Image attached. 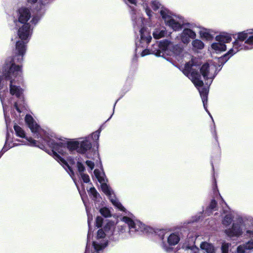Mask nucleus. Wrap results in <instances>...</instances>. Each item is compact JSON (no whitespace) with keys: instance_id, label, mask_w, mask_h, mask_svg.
<instances>
[{"instance_id":"f257e3e1","label":"nucleus","mask_w":253,"mask_h":253,"mask_svg":"<svg viewBox=\"0 0 253 253\" xmlns=\"http://www.w3.org/2000/svg\"><path fill=\"white\" fill-rule=\"evenodd\" d=\"M132 19L135 32L136 33L138 31L139 35V38L136 42V53H141L142 57L152 54L156 56L166 58L165 56L167 55L170 56L171 60L175 59L179 62L181 61L184 55L183 47L180 44H174L168 40L161 41L159 44H154L153 48L150 50L146 48L152 40L150 34L144 27L141 17L136 18L132 15Z\"/></svg>"},{"instance_id":"f03ea898","label":"nucleus","mask_w":253,"mask_h":253,"mask_svg":"<svg viewBox=\"0 0 253 253\" xmlns=\"http://www.w3.org/2000/svg\"><path fill=\"white\" fill-rule=\"evenodd\" d=\"M26 121L33 132L38 133V135L39 134L44 135V136L45 137L43 138L42 142L46 143L47 146L52 149L48 152V154L52 155L59 163L67 165L68 167H69L67 162L59 154L65 155L67 150H68L71 153L76 151L79 153L85 154L92 147V144L90 142V136L80 138L78 140L73 139L63 141H56L52 138L50 137L43 130H42L31 116H28L26 117ZM69 169H70V168ZM70 170L71 171V169Z\"/></svg>"},{"instance_id":"7ed1b4c3","label":"nucleus","mask_w":253,"mask_h":253,"mask_svg":"<svg viewBox=\"0 0 253 253\" xmlns=\"http://www.w3.org/2000/svg\"><path fill=\"white\" fill-rule=\"evenodd\" d=\"M26 53L24 43L19 42L16 43L15 55L10 61H6L3 68L2 84L0 90L2 88L4 80L9 83V93L11 95L20 98L22 97L23 89L20 85L23 82L21 66L16 65V63H20L23 60V56ZM1 96V92L0 91ZM2 98V97H1ZM1 101L5 116V108L3 103V98Z\"/></svg>"},{"instance_id":"20e7f679","label":"nucleus","mask_w":253,"mask_h":253,"mask_svg":"<svg viewBox=\"0 0 253 253\" xmlns=\"http://www.w3.org/2000/svg\"><path fill=\"white\" fill-rule=\"evenodd\" d=\"M31 7L28 5L18 7L14 9L8 17L9 21H12L15 27L18 29L17 35L21 40L16 42H22L26 49V44L30 39L34 27L38 24L42 14L37 12L32 15Z\"/></svg>"},{"instance_id":"39448f33","label":"nucleus","mask_w":253,"mask_h":253,"mask_svg":"<svg viewBox=\"0 0 253 253\" xmlns=\"http://www.w3.org/2000/svg\"><path fill=\"white\" fill-rule=\"evenodd\" d=\"M230 49L223 56H222L213 62L204 64L200 68L199 66L195 64L194 60L189 62H193V64L197 66L196 71L198 73L200 69V73L205 80L206 85L210 86L217 73L221 69L223 64L233 55L229 54Z\"/></svg>"},{"instance_id":"423d86ee","label":"nucleus","mask_w":253,"mask_h":253,"mask_svg":"<svg viewBox=\"0 0 253 253\" xmlns=\"http://www.w3.org/2000/svg\"><path fill=\"white\" fill-rule=\"evenodd\" d=\"M122 221L127 225V227L126 225H119L117 227V232L123 239H128L142 233H147L151 229L139 220H133L127 216H124Z\"/></svg>"},{"instance_id":"0eeeda50","label":"nucleus","mask_w":253,"mask_h":253,"mask_svg":"<svg viewBox=\"0 0 253 253\" xmlns=\"http://www.w3.org/2000/svg\"><path fill=\"white\" fill-rule=\"evenodd\" d=\"M193 62L187 63L183 70V74L190 79L196 87L198 88L203 106L206 111L209 113L211 118L213 120L211 115L208 111L206 105L208 102V94L209 92V86L202 87L204 84L203 81L201 80V75L196 71L197 66L193 64Z\"/></svg>"},{"instance_id":"6e6552de","label":"nucleus","mask_w":253,"mask_h":253,"mask_svg":"<svg viewBox=\"0 0 253 253\" xmlns=\"http://www.w3.org/2000/svg\"><path fill=\"white\" fill-rule=\"evenodd\" d=\"M115 226L114 222L109 221L104 227L103 229H99L97 234L96 240L93 242L94 252L89 253L87 251L85 253H99V252L104 249L108 244V238L114 239L116 233Z\"/></svg>"},{"instance_id":"1a4fd4ad","label":"nucleus","mask_w":253,"mask_h":253,"mask_svg":"<svg viewBox=\"0 0 253 253\" xmlns=\"http://www.w3.org/2000/svg\"><path fill=\"white\" fill-rule=\"evenodd\" d=\"M253 49V29H249L237 34V37L232 43L229 54L233 55L240 50Z\"/></svg>"},{"instance_id":"9d476101","label":"nucleus","mask_w":253,"mask_h":253,"mask_svg":"<svg viewBox=\"0 0 253 253\" xmlns=\"http://www.w3.org/2000/svg\"><path fill=\"white\" fill-rule=\"evenodd\" d=\"M28 116H31L33 118L34 121L37 125V126H38L42 130H43L44 132H45L46 134H47L50 137L52 138V136H50L48 132H47L45 130H44V129H42L40 127V126L38 124L37 122L33 118V117L31 115H29V114L26 115L25 117V123H26V125L28 126V127L30 129L31 132L33 134V135L35 136V137L37 138V139H38V140H35L32 139L31 137L28 138V137H27L26 136V134H25V132L24 130L20 126H19L16 125H15L14 126V129L15 133H16V135L17 136L21 137V138H24L25 139V140L19 141L20 142L22 143L23 144H24V145H30L31 146H38L40 148H41V149H42L43 147H44V145L45 144H46L47 145V144L46 143H44V142H42V140H43V138H44V137H45V136H44V135H40V134L38 135V133H36V132H33L32 131L31 129L30 128L29 125L28 124V123H27V122L26 121V117Z\"/></svg>"},{"instance_id":"9b49d317","label":"nucleus","mask_w":253,"mask_h":253,"mask_svg":"<svg viewBox=\"0 0 253 253\" xmlns=\"http://www.w3.org/2000/svg\"><path fill=\"white\" fill-rule=\"evenodd\" d=\"M94 174L95 177L101 184L102 191L108 197L113 205L121 211H126V209L116 198L111 188L105 183L106 179L104 173L99 169H95L94 170Z\"/></svg>"},{"instance_id":"f8f14e48","label":"nucleus","mask_w":253,"mask_h":253,"mask_svg":"<svg viewBox=\"0 0 253 253\" xmlns=\"http://www.w3.org/2000/svg\"><path fill=\"white\" fill-rule=\"evenodd\" d=\"M158 236L162 241V247L167 252L171 251V249L170 247L177 245L180 240L178 233L169 234L165 230H161Z\"/></svg>"},{"instance_id":"ddd939ff","label":"nucleus","mask_w":253,"mask_h":253,"mask_svg":"<svg viewBox=\"0 0 253 253\" xmlns=\"http://www.w3.org/2000/svg\"><path fill=\"white\" fill-rule=\"evenodd\" d=\"M160 14L166 25L171 29L178 31L181 28V24L176 15L171 14L166 9L161 10Z\"/></svg>"},{"instance_id":"4468645a","label":"nucleus","mask_w":253,"mask_h":253,"mask_svg":"<svg viewBox=\"0 0 253 253\" xmlns=\"http://www.w3.org/2000/svg\"><path fill=\"white\" fill-rule=\"evenodd\" d=\"M231 244L224 242L222 243L221 250V253H228ZM253 251V239L248 242L239 246L237 248V253H250Z\"/></svg>"},{"instance_id":"2eb2a0df","label":"nucleus","mask_w":253,"mask_h":253,"mask_svg":"<svg viewBox=\"0 0 253 253\" xmlns=\"http://www.w3.org/2000/svg\"><path fill=\"white\" fill-rule=\"evenodd\" d=\"M187 26L188 27L184 28L180 35L181 41L186 44L189 43L191 40L195 39L196 37V33L191 29L193 27L192 25L188 24Z\"/></svg>"},{"instance_id":"dca6fc26","label":"nucleus","mask_w":253,"mask_h":253,"mask_svg":"<svg viewBox=\"0 0 253 253\" xmlns=\"http://www.w3.org/2000/svg\"><path fill=\"white\" fill-rule=\"evenodd\" d=\"M226 235L230 238L239 237L243 233L241 225L238 223H233L232 227L225 230Z\"/></svg>"},{"instance_id":"f3484780","label":"nucleus","mask_w":253,"mask_h":253,"mask_svg":"<svg viewBox=\"0 0 253 253\" xmlns=\"http://www.w3.org/2000/svg\"><path fill=\"white\" fill-rule=\"evenodd\" d=\"M167 34L166 29L164 27L157 28L153 32V35L155 39H159L164 37Z\"/></svg>"},{"instance_id":"a211bd4d","label":"nucleus","mask_w":253,"mask_h":253,"mask_svg":"<svg viewBox=\"0 0 253 253\" xmlns=\"http://www.w3.org/2000/svg\"><path fill=\"white\" fill-rule=\"evenodd\" d=\"M217 42H221L223 43L230 42L232 40L231 35L227 33H222L215 37Z\"/></svg>"},{"instance_id":"6ab92c4d","label":"nucleus","mask_w":253,"mask_h":253,"mask_svg":"<svg viewBox=\"0 0 253 253\" xmlns=\"http://www.w3.org/2000/svg\"><path fill=\"white\" fill-rule=\"evenodd\" d=\"M28 4H30L31 5H33L34 4H36V9L37 11V12H39L40 14H42V11L43 9L44 8V4L42 1L40 0L38 2V0H26Z\"/></svg>"},{"instance_id":"aec40b11","label":"nucleus","mask_w":253,"mask_h":253,"mask_svg":"<svg viewBox=\"0 0 253 253\" xmlns=\"http://www.w3.org/2000/svg\"><path fill=\"white\" fill-rule=\"evenodd\" d=\"M212 31L210 29L202 28L200 31V35L202 39L207 40H211L213 36Z\"/></svg>"},{"instance_id":"412c9836","label":"nucleus","mask_w":253,"mask_h":253,"mask_svg":"<svg viewBox=\"0 0 253 253\" xmlns=\"http://www.w3.org/2000/svg\"><path fill=\"white\" fill-rule=\"evenodd\" d=\"M202 250L206 251V253H214L215 249L212 245L207 242H203L200 245Z\"/></svg>"},{"instance_id":"4be33fe9","label":"nucleus","mask_w":253,"mask_h":253,"mask_svg":"<svg viewBox=\"0 0 253 253\" xmlns=\"http://www.w3.org/2000/svg\"><path fill=\"white\" fill-rule=\"evenodd\" d=\"M211 47L216 51H225L226 49V45L221 42L213 43Z\"/></svg>"},{"instance_id":"5701e85b","label":"nucleus","mask_w":253,"mask_h":253,"mask_svg":"<svg viewBox=\"0 0 253 253\" xmlns=\"http://www.w3.org/2000/svg\"><path fill=\"white\" fill-rule=\"evenodd\" d=\"M223 211L224 213H227V214L224 217L222 220V223L225 226H228L233 221V215L230 212L228 213L227 211L226 210H224Z\"/></svg>"},{"instance_id":"b1692460","label":"nucleus","mask_w":253,"mask_h":253,"mask_svg":"<svg viewBox=\"0 0 253 253\" xmlns=\"http://www.w3.org/2000/svg\"><path fill=\"white\" fill-rule=\"evenodd\" d=\"M7 141L8 140L7 138L4 146H3L1 151L0 152V158L3 155V154L10 148L19 145V144L16 143H14L12 145H10V144H8Z\"/></svg>"},{"instance_id":"393cba45","label":"nucleus","mask_w":253,"mask_h":253,"mask_svg":"<svg viewBox=\"0 0 253 253\" xmlns=\"http://www.w3.org/2000/svg\"><path fill=\"white\" fill-rule=\"evenodd\" d=\"M192 44L193 47L199 49H202L204 46V43L201 40L198 39L194 40Z\"/></svg>"},{"instance_id":"a878e982","label":"nucleus","mask_w":253,"mask_h":253,"mask_svg":"<svg viewBox=\"0 0 253 253\" xmlns=\"http://www.w3.org/2000/svg\"><path fill=\"white\" fill-rule=\"evenodd\" d=\"M88 193L90 196H92L94 200H97L100 197L99 194L98 193L94 187L90 188Z\"/></svg>"},{"instance_id":"bb28decb","label":"nucleus","mask_w":253,"mask_h":253,"mask_svg":"<svg viewBox=\"0 0 253 253\" xmlns=\"http://www.w3.org/2000/svg\"><path fill=\"white\" fill-rule=\"evenodd\" d=\"M100 213L105 217H109L111 216L110 210L106 207L101 208L100 210Z\"/></svg>"},{"instance_id":"cd10ccee","label":"nucleus","mask_w":253,"mask_h":253,"mask_svg":"<svg viewBox=\"0 0 253 253\" xmlns=\"http://www.w3.org/2000/svg\"><path fill=\"white\" fill-rule=\"evenodd\" d=\"M100 131V130H98L94 132L91 135H89L88 136H90V140L92 139L94 141L98 140L99 138Z\"/></svg>"},{"instance_id":"c85d7f7f","label":"nucleus","mask_w":253,"mask_h":253,"mask_svg":"<svg viewBox=\"0 0 253 253\" xmlns=\"http://www.w3.org/2000/svg\"><path fill=\"white\" fill-rule=\"evenodd\" d=\"M86 212L87 213H88V211H87V209L86 208ZM87 216H88V221H87V222H88V235H87V244H88V241L90 238V236H91V228H90V216L89 215L88 213H87Z\"/></svg>"},{"instance_id":"c756f323","label":"nucleus","mask_w":253,"mask_h":253,"mask_svg":"<svg viewBox=\"0 0 253 253\" xmlns=\"http://www.w3.org/2000/svg\"><path fill=\"white\" fill-rule=\"evenodd\" d=\"M151 3L152 6L154 10H157L161 6V4L156 0H152Z\"/></svg>"},{"instance_id":"7c9ffc66","label":"nucleus","mask_w":253,"mask_h":253,"mask_svg":"<svg viewBox=\"0 0 253 253\" xmlns=\"http://www.w3.org/2000/svg\"><path fill=\"white\" fill-rule=\"evenodd\" d=\"M103 219L102 217L100 216H97L96 218L95 224L96 226L98 228L101 227L102 226L103 223Z\"/></svg>"},{"instance_id":"2f4dec72","label":"nucleus","mask_w":253,"mask_h":253,"mask_svg":"<svg viewBox=\"0 0 253 253\" xmlns=\"http://www.w3.org/2000/svg\"><path fill=\"white\" fill-rule=\"evenodd\" d=\"M78 169L81 174V173H83L84 170V165L80 162H78L77 164Z\"/></svg>"},{"instance_id":"473e14b6","label":"nucleus","mask_w":253,"mask_h":253,"mask_svg":"<svg viewBox=\"0 0 253 253\" xmlns=\"http://www.w3.org/2000/svg\"><path fill=\"white\" fill-rule=\"evenodd\" d=\"M80 175L84 182L88 183L90 181L89 177L87 174L81 173Z\"/></svg>"},{"instance_id":"72a5a7b5","label":"nucleus","mask_w":253,"mask_h":253,"mask_svg":"<svg viewBox=\"0 0 253 253\" xmlns=\"http://www.w3.org/2000/svg\"><path fill=\"white\" fill-rule=\"evenodd\" d=\"M250 221H252V222L253 223V219H251ZM245 236L249 238H252L253 237V230L251 229H247L246 231Z\"/></svg>"},{"instance_id":"f704fd0d","label":"nucleus","mask_w":253,"mask_h":253,"mask_svg":"<svg viewBox=\"0 0 253 253\" xmlns=\"http://www.w3.org/2000/svg\"><path fill=\"white\" fill-rule=\"evenodd\" d=\"M216 205H217V203H216V201L214 200H212L211 201L209 208L211 210H214V209H215V208L216 207Z\"/></svg>"},{"instance_id":"c9c22d12","label":"nucleus","mask_w":253,"mask_h":253,"mask_svg":"<svg viewBox=\"0 0 253 253\" xmlns=\"http://www.w3.org/2000/svg\"><path fill=\"white\" fill-rule=\"evenodd\" d=\"M85 163L86 165L90 168V170H92L93 169L94 166L93 162L91 161H86Z\"/></svg>"},{"instance_id":"e433bc0d","label":"nucleus","mask_w":253,"mask_h":253,"mask_svg":"<svg viewBox=\"0 0 253 253\" xmlns=\"http://www.w3.org/2000/svg\"><path fill=\"white\" fill-rule=\"evenodd\" d=\"M129 3H131V4H134V5H136V3H137V0H126Z\"/></svg>"},{"instance_id":"4c0bfd02","label":"nucleus","mask_w":253,"mask_h":253,"mask_svg":"<svg viewBox=\"0 0 253 253\" xmlns=\"http://www.w3.org/2000/svg\"><path fill=\"white\" fill-rule=\"evenodd\" d=\"M14 106H15V109L18 112L20 113L21 112V111L20 110L19 108L18 107V104L16 102L15 103Z\"/></svg>"},{"instance_id":"58836bf2","label":"nucleus","mask_w":253,"mask_h":253,"mask_svg":"<svg viewBox=\"0 0 253 253\" xmlns=\"http://www.w3.org/2000/svg\"><path fill=\"white\" fill-rule=\"evenodd\" d=\"M200 252V251L198 249H197L196 251H195L194 253H199Z\"/></svg>"},{"instance_id":"ea45409f","label":"nucleus","mask_w":253,"mask_h":253,"mask_svg":"<svg viewBox=\"0 0 253 253\" xmlns=\"http://www.w3.org/2000/svg\"><path fill=\"white\" fill-rule=\"evenodd\" d=\"M117 101L115 102V103L114 104V109H115V107L116 104H117ZM113 110H114V109H113Z\"/></svg>"},{"instance_id":"a19ab883","label":"nucleus","mask_w":253,"mask_h":253,"mask_svg":"<svg viewBox=\"0 0 253 253\" xmlns=\"http://www.w3.org/2000/svg\"><path fill=\"white\" fill-rule=\"evenodd\" d=\"M82 200H83V202H84V204L85 206L86 207V205H85V202L84 201V200H83V198H82Z\"/></svg>"},{"instance_id":"79ce46f5","label":"nucleus","mask_w":253,"mask_h":253,"mask_svg":"<svg viewBox=\"0 0 253 253\" xmlns=\"http://www.w3.org/2000/svg\"><path fill=\"white\" fill-rule=\"evenodd\" d=\"M112 115H111V116L109 118H108V120H107V121L109 120H110V119L111 118V117H112Z\"/></svg>"},{"instance_id":"37998d69","label":"nucleus","mask_w":253,"mask_h":253,"mask_svg":"<svg viewBox=\"0 0 253 253\" xmlns=\"http://www.w3.org/2000/svg\"><path fill=\"white\" fill-rule=\"evenodd\" d=\"M223 203H224V205H226L224 201H223Z\"/></svg>"},{"instance_id":"c03bdc74","label":"nucleus","mask_w":253,"mask_h":253,"mask_svg":"<svg viewBox=\"0 0 253 253\" xmlns=\"http://www.w3.org/2000/svg\"><path fill=\"white\" fill-rule=\"evenodd\" d=\"M223 203H224V205H226L224 201H223Z\"/></svg>"},{"instance_id":"a18cd8bd","label":"nucleus","mask_w":253,"mask_h":253,"mask_svg":"<svg viewBox=\"0 0 253 253\" xmlns=\"http://www.w3.org/2000/svg\"><path fill=\"white\" fill-rule=\"evenodd\" d=\"M223 203H224V205H226L224 201H223Z\"/></svg>"},{"instance_id":"49530a36","label":"nucleus","mask_w":253,"mask_h":253,"mask_svg":"<svg viewBox=\"0 0 253 253\" xmlns=\"http://www.w3.org/2000/svg\"><path fill=\"white\" fill-rule=\"evenodd\" d=\"M76 187H77V189H79L78 185H76Z\"/></svg>"},{"instance_id":"de8ad7c7","label":"nucleus","mask_w":253,"mask_h":253,"mask_svg":"<svg viewBox=\"0 0 253 253\" xmlns=\"http://www.w3.org/2000/svg\"><path fill=\"white\" fill-rule=\"evenodd\" d=\"M76 187H77V189H79L78 185H76Z\"/></svg>"},{"instance_id":"09e8293b","label":"nucleus","mask_w":253,"mask_h":253,"mask_svg":"<svg viewBox=\"0 0 253 253\" xmlns=\"http://www.w3.org/2000/svg\"><path fill=\"white\" fill-rule=\"evenodd\" d=\"M76 187H77V189H79L78 185H76Z\"/></svg>"},{"instance_id":"8fccbe9b","label":"nucleus","mask_w":253,"mask_h":253,"mask_svg":"<svg viewBox=\"0 0 253 253\" xmlns=\"http://www.w3.org/2000/svg\"><path fill=\"white\" fill-rule=\"evenodd\" d=\"M74 183H75L76 185H77V184H76V181H74Z\"/></svg>"}]
</instances>
